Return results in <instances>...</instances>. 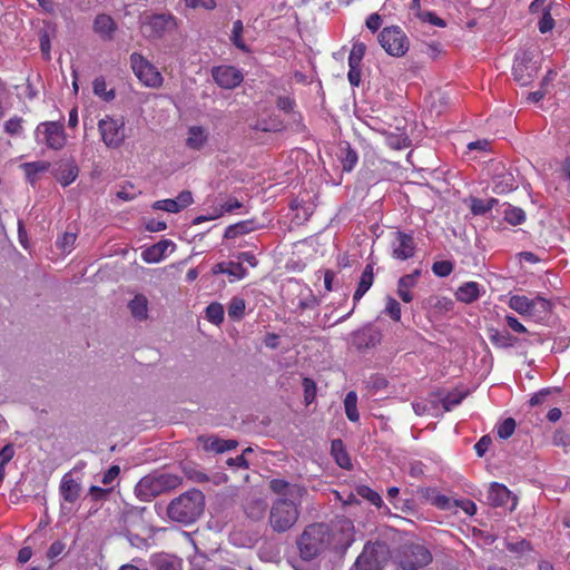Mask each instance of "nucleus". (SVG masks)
Listing matches in <instances>:
<instances>
[{
  "mask_svg": "<svg viewBox=\"0 0 570 570\" xmlns=\"http://www.w3.org/2000/svg\"><path fill=\"white\" fill-rule=\"evenodd\" d=\"M198 440L203 442L204 449L206 451H212L216 453H223L233 450L238 444L236 440H223L218 438L200 436Z\"/></svg>",
  "mask_w": 570,
  "mask_h": 570,
  "instance_id": "25",
  "label": "nucleus"
},
{
  "mask_svg": "<svg viewBox=\"0 0 570 570\" xmlns=\"http://www.w3.org/2000/svg\"><path fill=\"white\" fill-rule=\"evenodd\" d=\"M177 204L178 202H176V199H163L156 202L154 204V208L161 209L168 213H178L180 212V208Z\"/></svg>",
  "mask_w": 570,
  "mask_h": 570,
  "instance_id": "56",
  "label": "nucleus"
},
{
  "mask_svg": "<svg viewBox=\"0 0 570 570\" xmlns=\"http://www.w3.org/2000/svg\"><path fill=\"white\" fill-rule=\"evenodd\" d=\"M513 77L521 86H528L538 75L539 66L534 60V55L530 50H524L515 56L513 63Z\"/></svg>",
  "mask_w": 570,
  "mask_h": 570,
  "instance_id": "10",
  "label": "nucleus"
},
{
  "mask_svg": "<svg viewBox=\"0 0 570 570\" xmlns=\"http://www.w3.org/2000/svg\"><path fill=\"white\" fill-rule=\"evenodd\" d=\"M215 82L224 89H234L243 81L244 77L240 70L233 66H219L212 70Z\"/></svg>",
  "mask_w": 570,
  "mask_h": 570,
  "instance_id": "14",
  "label": "nucleus"
},
{
  "mask_svg": "<svg viewBox=\"0 0 570 570\" xmlns=\"http://www.w3.org/2000/svg\"><path fill=\"white\" fill-rule=\"evenodd\" d=\"M81 491L80 482L72 478L71 472L66 473L59 484V493L63 500L61 511H65L66 504H73L80 498Z\"/></svg>",
  "mask_w": 570,
  "mask_h": 570,
  "instance_id": "16",
  "label": "nucleus"
},
{
  "mask_svg": "<svg viewBox=\"0 0 570 570\" xmlns=\"http://www.w3.org/2000/svg\"><path fill=\"white\" fill-rule=\"evenodd\" d=\"M463 400V394L460 393H450L443 400L442 404L445 411H450L452 407L456 406Z\"/></svg>",
  "mask_w": 570,
  "mask_h": 570,
  "instance_id": "58",
  "label": "nucleus"
},
{
  "mask_svg": "<svg viewBox=\"0 0 570 570\" xmlns=\"http://www.w3.org/2000/svg\"><path fill=\"white\" fill-rule=\"evenodd\" d=\"M174 24V18L169 14L148 16L141 23V33L147 39H159Z\"/></svg>",
  "mask_w": 570,
  "mask_h": 570,
  "instance_id": "13",
  "label": "nucleus"
},
{
  "mask_svg": "<svg viewBox=\"0 0 570 570\" xmlns=\"http://www.w3.org/2000/svg\"><path fill=\"white\" fill-rule=\"evenodd\" d=\"M512 180V177L509 176L508 178H503L502 180L495 181L493 191L495 194H503L512 190L514 188Z\"/></svg>",
  "mask_w": 570,
  "mask_h": 570,
  "instance_id": "61",
  "label": "nucleus"
},
{
  "mask_svg": "<svg viewBox=\"0 0 570 570\" xmlns=\"http://www.w3.org/2000/svg\"><path fill=\"white\" fill-rule=\"evenodd\" d=\"M204 508V493L200 490L191 489L169 502L167 515L174 522L190 524L203 514Z\"/></svg>",
  "mask_w": 570,
  "mask_h": 570,
  "instance_id": "2",
  "label": "nucleus"
},
{
  "mask_svg": "<svg viewBox=\"0 0 570 570\" xmlns=\"http://www.w3.org/2000/svg\"><path fill=\"white\" fill-rule=\"evenodd\" d=\"M245 312V301L240 297H233L228 305V316L234 320H239Z\"/></svg>",
  "mask_w": 570,
  "mask_h": 570,
  "instance_id": "45",
  "label": "nucleus"
},
{
  "mask_svg": "<svg viewBox=\"0 0 570 570\" xmlns=\"http://www.w3.org/2000/svg\"><path fill=\"white\" fill-rule=\"evenodd\" d=\"M331 452L336 461V463L346 470L352 468L351 459L348 453L346 452L343 441L340 439H335L331 444Z\"/></svg>",
  "mask_w": 570,
  "mask_h": 570,
  "instance_id": "31",
  "label": "nucleus"
},
{
  "mask_svg": "<svg viewBox=\"0 0 570 570\" xmlns=\"http://www.w3.org/2000/svg\"><path fill=\"white\" fill-rule=\"evenodd\" d=\"M227 267V274L236 277L237 279L244 278L247 273L246 268L240 263L228 262Z\"/></svg>",
  "mask_w": 570,
  "mask_h": 570,
  "instance_id": "60",
  "label": "nucleus"
},
{
  "mask_svg": "<svg viewBox=\"0 0 570 570\" xmlns=\"http://www.w3.org/2000/svg\"><path fill=\"white\" fill-rule=\"evenodd\" d=\"M209 132L202 126H191L188 128L186 146L193 150H200L208 142Z\"/></svg>",
  "mask_w": 570,
  "mask_h": 570,
  "instance_id": "23",
  "label": "nucleus"
},
{
  "mask_svg": "<svg viewBox=\"0 0 570 570\" xmlns=\"http://www.w3.org/2000/svg\"><path fill=\"white\" fill-rule=\"evenodd\" d=\"M206 317L207 320L215 324L219 325L224 321V307L219 303H212L206 307Z\"/></svg>",
  "mask_w": 570,
  "mask_h": 570,
  "instance_id": "43",
  "label": "nucleus"
},
{
  "mask_svg": "<svg viewBox=\"0 0 570 570\" xmlns=\"http://www.w3.org/2000/svg\"><path fill=\"white\" fill-rule=\"evenodd\" d=\"M374 281L373 264H367L361 275L357 288L353 295L354 305L371 288Z\"/></svg>",
  "mask_w": 570,
  "mask_h": 570,
  "instance_id": "27",
  "label": "nucleus"
},
{
  "mask_svg": "<svg viewBox=\"0 0 570 570\" xmlns=\"http://www.w3.org/2000/svg\"><path fill=\"white\" fill-rule=\"evenodd\" d=\"M509 306L521 315L531 316V299L523 295H513L509 301Z\"/></svg>",
  "mask_w": 570,
  "mask_h": 570,
  "instance_id": "35",
  "label": "nucleus"
},
{
  "mask_svg": "<svg viewBox=\"0 0 570 570\" xmlns=\"http://www.w3.org/2000/svg\"><path fill=\"white\" fill-rule=\"evenodd\" d=\"M92 28L102 40L110 41L117 30V23L109 14L100 13L95 18Z\"/></svg>",
  "mask_w": 570,
  "mask_h": 570,
  "instance_id": "20",
  "label": "nucleus"
},
{
  "mask_svg": "<svg viewBox=\"0 0 570 570\" xmlns=\"http://www.w3.org/2000/svg\"><path fill=\"white\" fill-rule=\"evenodd\" d=\"M330 549L345 552L354 541V525L350 519L341 518L327 524Z\"/></svg>",
  "mask_w": 570,
  "mask_h": 570,
  "instance_id": "7",
  "label": "nucleus"
},
{
  "mask_svg": "<svg viewBox=\"0 0 570 570\" xmlns=\"http://www.w3.org/2000/svg\"><path fill=\"white\" fill-rule=\"evenodd\" d=\"M551 302L541 296H535L531 299V316L540 317L542 314H548L551 309Z\"/></svg>",
  "mask_w": 570,
  "mask_h": 570,
  "instance_id": "39",
  "label": "nucleus"
},
{
  "mask_svg": "<svg viewBox=\"0 0 570 570\" xmlns=\"http://www.w3.org/2000/svg\"><path fill=\"white\" fill-rule=\"evenodd\" d=\"M106 80L104 77L95 78L92 89L95 95L101 97L105 101H111L115 98V90H106Z\"/></svg>",
  "mask_w": 570,
  "mask_h": 570,
  "instance_id": "41",
  "label": "nucleus"
},
{
  "mask_svg": "<svg viewBox=\"0 0 570 570\" xmlns=\"http://www.w3.org/2000/svg\"><path fill=\"white\" fill-rule=\"evenodd\" d=\"M102 141L109 148H118L125 140V122L111 117H105L98 122Z\"/></svg>",
  "mask_w": 570,
  "mask_h": 570,
  "instance_id": "11",
  "label": "nucleus"
},
{
  "mask_svg": "<svg viewBox=\"0 0 570 570\" xmlns=\"http://www.w3.org/2000/svg\"><path fill=\"white\" fill-rule=\"evenodd\" d=\"M153 570H183V560L169 554H155L150 558Z\"/></svg>",
  "mask_w": 570,
  "mask_h": 570,
  "instance_id": "24",
  "label": "nucleus"
},
{
  "mask_svg": "<svg viewBox=\"0 0 570 570\" xmlns=\"http://www.w3.org/2000/svg\"><path fill=\"white\" fill-rule=\"evenodd\" d=\"M453 265L449 261H439L432 265V271L440 277H445L451 274Z\"/></svg>",
  "mask_w": 570,
  "mask_h": 570,
  "instance_id": "54",
  "label": "nucleus"
},
{
  "mask_svg": "<svg viewBox=\"0 0 570 570\" xmlns=\"http://www.w3.org/2000/svg\"><path fill=\"white\" fill-rule=\"evenodd\" d=\"M517 423L515 420L512 417L505 419L499 426H498V436L500 439H509L515 430Z\"/></svg>",
  "mask_w": 570,
  "mask_h": 570,
  "instance_id": "49",
  "label": "nucleus"
},
{
  "mask_svg": "<svg viewBox=\"0 0 570 570\" xmlns=\"http://www.w3.org/2000/svg\"><path fill=\"white\" fill-rule=\"evenodd\" d=\"M130 65L136 77L150 88H159L163 85V76L157 68L138 52L130 55Z\"/></svg>",
  "mask_w": 570,
  "mask_h": 570,
  "instance_id": "8",
  "label": "nucleus"
},
{
  "mask_svg": "<svg viewBox=\"0 0 570 570\" xmlns=\"http://www.w3.org/2000/svg\"><path fill=\"white\" fill-rule=\"evenodd\" d=\"M22 118L13 117L4 122V131L11 136H17L22 132Z\"/></svg>",
  "mask_w": 570,
  "mask_h": 570,
  "instance_id": "53",
  "label": "nucleus"
},
{
  "mask_svg": "<svg viewBox=\"0 0 570 570\" xmlns=\"http://www.w3.org/2000/svg\"><path fill=\"white\" fill-rule=\"evenodd\" d=\"M267 502L264 499L261 498H252L249 499L245 504V513L246 515L254 520L259 521L262 520L267 511Z\"/></svg>",
  "mask_w": 570,
  "mask_h": 570,
  "instance_id": "26",
  "label": "nucleus"
},
{
  "mask_svg": "<svg viewBox=\"0 0 570 570\" xmlns=\"http://www.w3.org/2000/svg\"><path fill=\"white\" fill-rule=\"evenodd\" d=\"M455 296L460 302L472 303L480 296V286L475 282H466L458 288Z\"/></svg>",
  "mask_w": 570,
  "mask_h": 570,
  "instance_id": "30",
  "label": "nucleus"
},
{
  "mask_svg": "<svg viewBox=\"0 0 570 570\" xmlns=\"http://www.w3.org/2000/svg\"><path fill=\"white\" fill-rule=\"evenodd\" d=\"M77 235L75 233L66 232L58 240L57 246L63 253H70L73 249Z\"/></svg>",
  "mask_w": 570,
  "mask_h": 570,
  "instance_id": "47",
  "label": "nucleus"
},
{
  "mask_svg": "<svg viewBox=\"0 0 570 570\" xmlns=\"http://www.w3.org/2000/svg\"><path fill=\"white\" fill-rule=\"evenodd\" d=\"M357 160H358L357 154L354 150H352L351 148H348L346 150L345 157L342 160L343 169L345 171H351L355 167Z\"/></svg>",
  "mask_w": 570,
  "mask_h": 570,
  "instance_id": "57",
  "label": "nucleus"
},
{
  "mask_svg": "<svg viewBox=\"0 0 570 570\" xmlns=\"http://www.w3.org/2000/svg\"><path fill=\"white\" fill-rule=\"evenodd\" d=\"M491 443V438L489 435H483L474 445L478 456L482 458L487 453Z\"/></svg>",
  "mask_w": 570,
  "mask_h": 570,
  "instance_id": "64",
  "label": "nucleus"
},
{
  "mask_svg": "<svg viewBox=\"0 0 570 570\" xmlns=\"http://www.w3.org/2000/svg\"><path fill=\"white\" fill-rule=\"evenodd\" d=\"M560 390L558 387H547L540 390L538 393L533 394V396L530 399L529 404L531 406H538L543 404L548 396H550L553 393H559Z\"/></svg>",
  "mask_w": 570,
  "mask_h": 570,
  "instance_id": "48",
  "label": "nucleus"
},
{
  "mask_svg": "<svg viewBox=\"0 0 570 570\" xmlns=\"http://www.w3.org/2000/svg\"><path fill=\"white\" fill-rule=\"evenodd\" d=\"M391 247L392 256L395 259L406 261L414 256L416 246L412 235L403 232H395Z\"/></svg>",
  "mask_w": 570,
  "mask_h": 570,
  "instance_id": "15",
  "label": "nucleus"
},
{
  "mask_svg": "<svg viewBox=\"0 0 570 570\" xmlns=\"http://www.w3.org/2000/svg\"><path fill=\"white\" fill-rule=\"evenodd\" d=\"M365 50L366 46L363 42H355L348 56V67H361Z\"/></svg>",
  "mask_w": 570,
  "mask_h": 570,
  "instance_id": "40",
  "label": "nucleus"
},
{
  "mask_svg": "<svg viewBox=\"0 0 570 570\" xmlns=\"http://www.w3.org/2000/svg\"><path fill=\"white\" fill-rule=\"evenodd\" d=\"M498 204V199L490 198L488 200L480 199L476 197L471 198L470 209L474 215H484L490 212L494 205Z\"/></svg>",
  "mask_w": 570,
  "mask_h": 570,
  "instance_id": "37",
  "label": "nucleus"
},
{
  "mask_svg": "<svg viewBox=\"0 0 570 570\" xmlns=\"http://www.w3.org/2000/svg\"><path fill=\"white\" fill-rule=\"evenodd\" d=\"M254 229L255 227L252 220L239 222L228 226L225 230L224 237L227 239L236 238L237 236L247 234Z\"/></svg>",
  "mask_w": 570,
  "mask_h": 570,
  "instance_id": "34",
  "label": "nucleus"
},
{
  "mask_svg": "<svg viewBox=\"0 0 570 570\" xmlns=\"http://www.w3.org/2000/svg\"><path fill=\"white\" fill-rule=\"evenodd\" d=\"M379 41L382 48L394 57H402L409 50L407 37L395 26L384 28L379 35Z\"/></svg>",
  "mask_w": 570,
  "mask_h": 570,
  "instance_id": "9",
  "label": "nucleus"
},
{
  "mask_svg": "<svg viewBox=\"0 0 570 570\" xmlns=\"http://www.w3.org/2000/svg\"><path fill=\"white\" fill-rule=\"evenodd\" d=\"M503 215L504 219L513 226L520 225L525 220L524 210L511 205H508V207L503 212Z\"/></svg>",
  "mask_w": 570,
  "mask_h": 570,
  "instance_id": "38",
  "label": "nucleus"
},
{
  "mask_svg": "<svg viewBox=\"0 0 570 570\" xmlns=\"http://www.w3.org/2000/svg\"><path fill=\"white\" fill-rule=\"evenodd\" d=\"M181 483L183 479L177 474L156 471L139 480L135 487V494L147 502L177 489Z\"/></svg>",
  "mask_w": 570,
  "mask_h": 570,
  "instance_id": "3",
  "label": "nucleus"
},
{
  "mask_svg": "<svg viewBox=\"0 0 570 570\" xmlns=\"http://www.w3.org/2000/svg\"><path fill=\"white\" fill-rule=\"evenodd\" d=\"M303 387H304V401L307 405H309L315 400V396H316V391H317L316 383L312 379L305 377L303 380Z\"/></svg>",
  "mask_w": 570,
  "mask_h": 570,
  "instance_id": "51",
  "label": "nucleus"
},
{
  "mask_svg": "<svg viewBox=\"0 0 570 570\" xmlns=\"http://www.w3.org/2000/svg\"><path fill=\"white\" fill-rule=\"evenodd\" d=\"M381 338V332L367 325L353 333L352 343L357 350L371 348L380 344Z\"/></svg>",
  "mask_w": 570,
  "mask_h": 570,
  "instance_id": "18",
  "label": "nucleus"
},
{
  "mask_svg": "<svg viewBox=\"0 0 570 570\" xmlns=\"http://www.w3.org/2000/svg\"><path fill=\"white\" fill-rule=\"evenodd\" d=\"M385 312L386 314L390 315V317L393 320V321H400L401 320V306H400V303L392 298V297H389L387 298V302H386V306H385Z\"/></svg>",
  "mask_w": 570,
  "mask_h": 570,
  "instance_id": "55",
  "label": "nucleus"
},
{
  "mask_svg": "<svg viewBox=\"0 0 570 570\" xmlns=\"http://www.w3.org/2000/svg\"><path fill=\"white\" fill-rule=\"evenodd\" d=\"M488 333L490 342L499 348H509L521 343L528 342L527 340H520L511 335L508 331L489 328Z\"/></svg>",
  "mask_w": 570,
  "mask_h": 570,
  "instance_id": "21",
  "label": "nucleus"
},
{
  "mask_svg": "<svg viewBox=\"0 0 570 570\" xmlns=\"http://www.w3.org/2000/svg\"><path fill=\"white\" fill-rule=\"evenodd\" d=\"M416 283L407 275L402 276L397 282V295L404 303L413 301L411 288L415 287Z\"/></svg>",
  "mask_w": 570,
  "mask_h": 570,
  "instance_id": "32",
  "label": "nucleus"
},
{
  "mask_svg": "<svg viewBox=\"0 0 570 570\" xmlns=\"http://www.w3.org/2000/svg\"><path fill=\"white\" fill-rule=\"evenodd\" d=\"M538 27L541 33H547L553 29L554 19L551 16L549 7L544 8L543 14L539 20Z\"/></svg>",
  "mask_w": 570,
  "mask_h": 570,
  "instance_id": "52",
  "label": "nucleus"
},
{
  "mask_svg": "<svg viewBox=\"0 0 570 570\" xmlns=\"http://www.w3.org/2000/svg\"><path fill=\"white\" fill-rule=\"evenodd\" d=\"M79 174V168L75 161H60L55 170L56 179L63 186L70 185L76 180Z\"/></svg>",
  "mask_w": 570,
  "mask_h": 570,
  "instance_id": "22",
  "label": "nucleus"
},
{
  "mask_svg": "<svg viewBox=\"0 0 570 570\" xmlns=\"http://www.w3.org/2000/svg\"><path fill=\"white\" fill-rule=\"evenodd\" d=\"M119 473H120V468L118 465H112L102 474L100 482L104 485H108L116 480V478L119 475Z\"/></svg>",
  "mask_w": 570,
  "mask_h": 570,
  "instance_id": "63",
  "label": "nucleus"
},
{
  "mask_svg": "<svg viewBox=\"0 0 570 570\" xmlns=\"http://www.w3.org/2000/svg\"><path fill=\"white\" fill-rule=\"evenodd\" d=\"M22 167L24 168L26 175L29 178V180L33 183L36 174L47 171L50 167V163L32 161L23 164Z\"/></svg>",
  "mask_w": 570,
  "mask_h": 570,
  "instance_id": "42",
  "label": "nucleus"
},
{
  "mask_svg": "<svg viewBox=\"0 0 570 570\" xmlns=\"http://www.w3.org/2000/svg\"><path fill=\"white\" fill-rule=\"evenodd\" d=\"M344 409L346 416L352 422H357L360 420V414L357 411V394L354 391H350L344 400Z\"/></svg>",
  "mask_w": 570,
  "mask_h": 570,
  "instance_id": "36",
  "label": "nucleus"
},
{
  "mask_svg": "<svg viewBox=\"0 0 570 570\" xmlns=\"http://www.w3.org/2000/svg\"><path fill=\"white\" fill-rule=\"evenodd\" d=\"M36 135L39 137L43 135V142L46 146L53 150H60L66 145V134L63 126L56 121L41 122L37 129Z\"/></svg>",
  "mask_w": 570,
  "mask_h": 570,
  "instance_id": "12",
  "label": "nucleus"
},
{
  "mask_svg": "<svg viewBox=\"0 0 570 570\" xmlns=\"http://www.w3.org/2000/svg\"><path fill=\"white\" fill-rule=\"evenodd\" d=\"M389 559L390 550L386 543H366L350 570H382Z\"/></svg>",
  "mask_w": 570,
  "mask_h": 570,
  "instance_id": "6",
  "label": "nucleus"
},
{
  "mask_svg": "<svg viewBox=\"0 0 570 570\" xmlns=\"http://www.w3.org/2000/svg\"><path fill=\"white\" fill-rule=\"evenodd\" d=\"M175 244L170 239H161L153 246L147 247L142 253L141 257L146 263L154 264L159 263L166 257L168 249L174 250Z\"/></svg>",
  "mask_w": 570,
  "mask_h": 570,
  "instance_id": "19",
  "label": "nucleus"
},
{
  "mask_svg": "<svg viewBox=\"0 0 570 570\" xmlns=\"http://www.w3.org/2000/svg\"><path fill=\"white\" fill-rule=\"evenodd\" d=\"M487 499L492 507H507L511 501L510 511H513L517 505V498L512 492L505 485L497 482L490 484Z\"/></svg>",
  "mask_w": 570,
  "mask_h": 570,
  "instance_id": "17",
  "label": "nucleus"
},
{
  "mask_svg": "<svg viewBox=\"0 0 570 570\" xmlns=\"http://www.w3.org/2000/svg\"><path fill=\"white\" fill-rule=\"evenodd\" d=\"M268 489L279 495L269 509V525L274 532L284 533L297 522L302 498L307 494V489L281 478L269 480Z\"/></svg>",
  "mask_w": 570,
  "mask_h": 570,
  "instance_id": "1",
  "label": "nucleus"
},
{
  "mask_svg": "<svg viewBox=\"0 0 570 570\" xmlns=\"http://www.w3.org/2000/svg\"><path fill=\"white\" fill-rule=\"evenodd\" d=\"M356 493L368 500L372 504L374 505H380L382 503V498L380 497V494L375 491H373L372 489H370L366 485H360L356 488Z\"/></svg>",
  "mask_w": 570,
  "mask_h": 570,
  "instance_id": "50",
  "label": "nucleus"
},
{
  "mask_svg": "<svg viewBox=\"0 0 570 570\" xmlns=\"http://www.w3.org/2000/svg\"><path fill=\"white\" fill-rule=\"evenodd\" d=\"M128 308L134 318L138 321H146L148 318V299L145 295H135L128 303Z\"/></svg>",
  "mask_w": 570,
  "mask_h": 570,
  "instance_id": "29",
  "label": "nucleus"
},
{
  "mask_svg": "<svg viewBox=\"0 0 570 570\" xmlns=\"http://www.w3.org/2000/svg\"><path fill=\"white\" fill-rule=\"evenodd\" d=\"M111 492H112V488L104 489V488H100L97 485H91L88 490L87 495L94 502H104V501L108 500Z\"/></svg>",
  "mask_w": 570,
  "mask_h": 570,
  "instance_id": "46",
  "label": "nucleus"
},
{
  "mask_svg": "<svg viewBox=\"0 0 570 570\" xmlns=\"http://www.w3.org/2000/svg\"><path fill=\"white\" fill-rule=\"evenodd\" d=\"M400 570H424L432 562L431 551L422 543L401 546L396 554Z\"/></svg>",
  "mask_w": 570,
  "mask_h": 570,
  "instance_id": "5",
  "label": "nucleus"
},
{
  "mask_svg": "<svg viewBox=\"0 0 570 570\" xmlns=\"http://www.w3.org/2000/svg\"><path fill=\"white\" fill-rule=\"evenodd\" d=\"M184 472H185V475L191 480V481H195V482H206L208 481V476L196 470L195 468H191V466H184Z\"/></svg>",
  "mask_w": 570,
  "mask_h": 570,
  "instance_id": "59",
  "label": "nucleus"
},
{
  "mask_svg": "<svg viewBox=\"0 0 570 570\" xmlns=\"http://www.w3.org/2000/svg\"><path fill=\"white\" fill-rule=\"evenodd\" d=\"M327 523H313L305 528L297 540L299 556L304 560H313L330 549Z\"/></svg>",
  "mask_w": 570,
  "mask_h": 570,
  "instance_id": "4",
  "label": "nucleus"
},
{
  "mask_svg": "<svg viewBox=\"0 0 570 570\" xmlns=\"http://www.w3.org/2000/svg\"><path fill=\"white\" fill-rule=\"evenodd\" d=\"M424 495L431 501L433 505L441 510H452L454 508V501L443 494H436L432 489H425Z\"/></svg>",
  "mask_w": 570,
  "mask_h": 570,
  "instance_id": "33",
  "label": "nucleus"
},
{
  "mask_svg": "<svg viewBox=\"0 0 570 570\" xmlns=\"http://www.w3.org/2000/svg\"><path fill=\"white\" fill-rule=\"evenodd\" d=\"M374 281L373 264H367L361 275L357 288L353 295L354 305L371 288Z\"/></svg>",
  "mask_w": 570,
  "mask_h": 570,
  "instance_id": "28",
  "label": "nucleus"
},
{
  "mask_svg": "<svg viewBox=\"0 0 570 570\" xmlns=\"http://www.w3.org/2000/svg\"><path fill=\"white\" fill-rule=\"evenodd\" d=\"M14 448L12 444L4 445L0 451V469L4 470L6 464L13 458Z\"/></svg>",
  "mask_w": 570,
  "mask_h": 570,
  "instance_id": "62",
  "label": "nucleus"
},
{
  "mask_svg": "<svg viewBox=\"0 0 570 570\" xmlns=\"http://www.w3.org/2000/svg\"><path fill=\"white\" fill-rule=\"evenodd\" d=\"M243 30V22L240 20H236L233 24L230 40L238 49H240L244 52H248L249 49L242 39Z\"/></svg>",
  "mask_w": 570,
  "mask_h": 570,
  "instance_id": "44",
  "label": "nucleus"
}]
</instances>
